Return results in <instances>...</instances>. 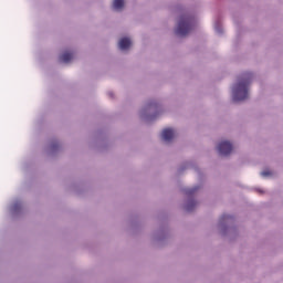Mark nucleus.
<instances>
[{
	"label": "nucleus",
	"mask_w": 283,
	"mask_h": 283,
	"mask_svg": "<svg viewBox=\"0 0 283 283\" xmlns=\"http://www.w3.org/2000/svg\"><path fill=\"white\" fill-rule=\"evenodd\" d=\"M253 75L251 73L243 74L239 82L233 87V102L247 101L249 98V83H251Z\"/></svg>",
	"instance_id": "1"
},
{
	"label": "nucleus",
	"mask_w": 283,
	"mask_h": 283,
	"mask_svg": "<svg viewBox=\"0 0 283 283\" xmlns=\"http://www.w3.org/2000/svg\"><path fill=\"white\" fill-rule=\"evenodd\" d=\"M174 136H176V133L174 132L172 128H165L161 133V138L166 143L174 140Z\"/></svg>",
	"instance_id": "4"
},
{
	"label": "nucleus",
	"mask_w": 283,
	"mask_h": 283,
	"mask_svg": "<svg viewBox=\"0 0 283 283\" xmlns=\"http://www.w3.org/2000/svg\"><path fill=\"white\" fill-rule=\"evenodd\" d=\"M74 59V55L70 52H65L60 56L62 63H70Z\"/></svg>",
	"instance_id": "6"
},
{
	"label": "nucleus",
	"mask_w": 283,
	"mask_h": 283,
	"mask_svg": "<svg viewBox=\"0 0 283 283\" xmlns=\"http://www.w3.org/2000/svg\"><path fill=\"white\" fill-rule=\"evenodd\" d=\"M261 176H263V177L271 176V171H263V172H261Z\"/></svg>",
	"instance_id": "10"
},
{
	"label": "nucleus",
	"mask_w": 283,
	"mask_h": 283,
	"mask_svg": "<svg viewBox=\"0 0 283 283\" xmlns=\"http://www.w3.org/2000/svg\"><path fill=\"white\" fill-rule=\"evenodd\" d=\"M113 8L114 10H123L125 8V0H114Z\"/></svg>",
	"instance_id": "7"
},
{
	"label": "nucleus",
	"mask_w": 283,
	"mask_h": 283,
	"mask_svg": "<svg viewBox=\"0 0 283 283\" xmlns=\"http://www.w3.org/2000/svg\"><path fill=\"white\" fill-rule=\"evenodd\" d=\"M197 190H198V188H191V189L186 190V193L188 196H191V193L196 192Z\"/></svg>",
	"instance_id": "9"
},
{
	"label": "nucleus",
	"mask_w": 283,
	"mask_h": 283,
	"mask_svg": "<svg viewBox=\"0 0 283 283\" xmlns=\"http://www.w3.org/2000/svg\"><path fill=\"white\" fill-rule=\"evenodd\" d=\"M191 30H193V18L189 15H181L176 29V35L187 36Z\"/></svg>",
	"instance_id": "2"
},
{
	"label": "nucleus",
	"mask_w": 283,
	"mask_h": 283,
	"mask_svg": "<svg viewBox=\"0 0 283 283\" xmlns=\"http://www.w3.org/2000/svg\"><path fill=\"white\" fill-rule=\"evenodd\" d=\"M108 95L111 96V98H112V96H114L112 93H109Z\"/></svg>",
	"instance_id": "11"
},
{
	"label": "nucleus",
	"mask_w": 283,
	"mask_h": 283,
	"mask_svg": "<svg viewBox=\"0 0 283 283\" xmlns=\"http://www.w3.org/2000/svg\"><path fill=\"white\" fill-rule=\"evenodd\" d=\"M195 207H196V201H189L186 206V211H193Z\"/></svg>",
	"instance_id": "8"
},
{
	"label": "nucleus",
	"mask_w": 283,
	"mask_h": 283,
	"mask_svg": "<svg viewBox=\"0 0 283 283\" xmlns=\"http://www.w3.org/2000/svg\"><path fill=\"white\" fill-rule=\"evenodd\" d=\"M218 151H219L220 156H229V154H231V151H233V145L229 142H221L218 145Z\"/></svg>",
	"instance_id": "3"
},
{
	"label": "nucleus",
	"mask_w": 283,
	"mask_h": 283,
	"mask_svg": "<svg viewBox=\"0 0 283 283\" xmlns=\"http://www.w3.org/2000/svg\"><path fill=\"white\" fill-rule=\"evenodd\" d=\"M119 50H129L132 48V40L129 38H123L118 42Z\"/></svg>",
	"instance_id": "5"
}]
</instances>
